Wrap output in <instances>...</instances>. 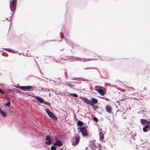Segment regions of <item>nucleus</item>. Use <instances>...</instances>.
Instances as JSON below:
<instances>
[{"mask_svg":"<svg viewBox=\"0 0 150 150\" xmlns=\"http://www.w3.org/2000/svg\"><path fill=\"white\" fill-rule=\"evenodd\" d=\"M78 128L79 130V132L80 131L82 134L83 137L89 138L91 137V134L89 133L88 131L87 130L86 127L84 126L78 127Z\"/></svg>","mask_w":150,"mask_h":150,"instance_id":"obj_1","label":"nucleus"},{"mask_svg":"<svg viewBox=\"0 0 150 150\" xmlns=\"http://www.w3.org/2000/svg\"><path fill=\"white\" fill-rule=\"evenodd\" d=\"M16 1L17 0H12V2L11 1H10V7L11 11L13 12V13L12 16L13 15L14 13L15 12L16 6ZM12 16H11V18Z\"/></svg>","mask_w":150,"mask_h":150,"instance_id":"obj_2","label":"nucleus"},{"mask_svg":"<svg viewBox=\"0 0 150 150\" xmlns=\"http://www.w3.org/2000/svg\"><path fill=\"white\" fill-rule=\"evenodd\" d=\"M80 139V137L79 134L72 138L71 142L72 145L74 146H76L79 142Z\"/></svg>","mask_w":150,"mask_h":150,"instance_id":"obj_3","label":"nucleus"},{"mask_svg":"<svg viewBox=\"0 0 150 150\" xmlns=\"http://www.w3.org/2000/svg\"><path fill=\"white\" fill-rule=\"evenodd\" d=\"M80 98L81 99L83 100L84 102L86 103V104H89L93 107L94 106V105L93 104V103L92 102L91 100H90L87 98L85 97H80Z\"/></svg>","mask_w":150,"mask_h":150,"instance_id":"obj_4","label":"nucleus"},{"mask_svg":"<svg viewBox=\"0 0 150 150\" xmlns=\"http://www.w3.org/2000/svg\"><path fill=\"white\" fill-rule=\"evenodd\" d=\"M33 87L30 86H21L19 87V88L21 90L23 91H32V90H30L32 89Z\"/></svg>","mask_w":150,"mask_h":150,"instance_id":"obj_5","label":"nucleus"},{"mask_svg":"<svg viewBox=\"0 0 150 150\" xmlns=\"http://www.w3.org/2000/svg\"><path fill=\"white\" fill-rule=\"evenodd\" d=\"M45 111L50 117L55 120H57V117L54 115L49 110L47 109L46 110H45Z\"/></svg>","mask_w":150,"mask_h":150,"instance_id":"obj_6","label":"nucleus"},{"mask_svg":"<svg viewBox=\"0 0 150 150\" xmlns=\"http://www.w3.org/2000/svg\"><path fill=\"white\" fill-rule=\"evenodd\" d=\"M45 140L47 141H48V142H46L45 144L48 145H50L52 143L51 139L50 137V136L49 135H47L46 136Z\"/></svg>","mask_w":150,"mask_h":150,"instance_id":"obj_7","label":"nucleus"},{"mask_svg":"<svg viewBox=\"0 0 150 150\" xmlns=\"http://www.w3.org/2000/svg\"><path fill=\"white\" fill-rule=\"evenodd\" d=\"M63 143L62 142L60 141L57 140L55 141V142L53 144L54 146H61L62 145Z\"/></svg>","mask_w":150,"mask_h":150,"instance_id":"obj_8","label":"nucleus"},{"mask_svg":"<svg viewBox=\"0 0 150 150\" xmlns=\"http://www.w3.org/2000/svg\"><path fill=\"white\" fill-rule=\"evenodd\" d=\"M143 130L144 132H147L150 130V126L149 125H145L143 128Z\"/></svg>","mask_w":150,"mask_h":150,"instance_id":"obj_9","label":"nucleus"},{"mask_svg":"<svg viewBox=\"0 0 150 150\" xmlns=\"http://www.w3.org/2000/svg\"><path fill=\"white\" fill-rule=\"evenodd\" d=\"M34 97H35L37 100L41 103H43L45 102L44 99H43L42 98L37 96H34Z\"/></svg>","mask_w":150,"mask_h":150,"instance_id":"obj_10","label":"nucleus"},{"mask_svg":"<svg viewBox=\"0 0 150 150\" xmlns=\"http://www.w3.org/2000/svg\"><path fill=\"white\" fill-rule=\"evenodd\" d=\"M99 140L100 141H102L104 138V134L101 132H100L99 133Z\"/></svg>","mask_w":150,"mask_h":150,"instance_id":"obj_11","label":"nucleus"},{"mask_svg":"<svg viewBox=\"0 0 150 150\" xmlns=\"http://www.w3.org/2000/svg\"><path fill=\"white\" fill-rule=\"evenodd\" d=\"M106 110L107 112L109 113H110L111 112V107L108 105H106Z\"/></svg>","mask_w":150,"mask_h":150,"instance_id":"obj_12","label":"nucleus"},{"mask_svg":"<svg viewBox=\"0 0 150 150\" xmlns=\"http://www.w3.org/2000/svg\"><path fill=\"white\" fill-rule=\"evenodd\" d=\"M90 143H91V144H90V145L91 148H97L98 147L96 146L95 144L93 142H92L91 141H90Z\"/></svg>","mask_w":150,"mask_h":150,"instance_id":"obj_13","label":"nucleus"},{"mask_svg":"<svg viewBox=\"0 0 150 150\" xmlns=\"http://www.w3.org/2000/svg\"><path fill=\"white\" fill-rule=\"evenodd\" d=\"M92 101V102L93 103V104H96L98 103V100L97 99L94 98H91V101Z\"/></svg>","mask_w":150,"mask_h":150,"instance_id":"obj_14","label":"nucleus"},{"mask_svg":"<svg viewBox=\"0 0 150 150\" xmlns=\"http://www.w3.org/2000/svg\"><path fill=\"white\" fill-rule=\"evenodd\" d=\"M98 92L102 95H104L105 92L103 90L101 89H98L97 90Z\"/></svg>","mask_w":150,"mask_h":150,"instance_id":"obj_15","label":"nucleus"},{"mask_svg":"<svg viewBox=\"0 0 150 150\" xmlns=\"http://www.w3.org/2000/svg\"><path fill=\"white\" fill-rule=\"evenodd\" d=\"M3 50H6L7 51H8L9 52L12 53H15V52L14 50L10 49L9 48H3Z\"/></svg>","mask_w":150,"mask_h":150,"instance_id":"obj_16","label":"nucleus"},{"mask_svg":"<svg viewBox=\"0 0 150 150\" xmlns=\"http://www.w3.org/2000/svg\"><path fill=\"white\" fill-rule=\"evenodd\" d=\"M146 120L144 119H141L140 122L141 124L144 125L146 124Z\"/></svg>","mask_w":150,"mask_h":150,"instance_id":"obj_17","label":"nucleus"},{"mask_svg":"<svg viewBox=\"0 0 150 150\" xmlns=\"http://www.w3.org/2000/svg\"><path fill=\"white\" fill-rule=\"evenodd\" d=\"M76 59L78 61H82L84 62H86V58L83 59L79 57H76Z\"/></svg>","mask_w":150,"mask_h":150,"instance_id":"obj_18","label":"nucleus"},{"mask_svg":"<svg viewBox=\"0 0 150 150\" xmlns=\"http://www.w3.org/2000/svg\"><path fill=\"white\" fill-rule=\"evenodd\" d=\"M0 114L3 116L4 117H6V113L4 112L3 110H2L0 112Z\"/></svg>","mask_w":150,"mask_h":150,"instance_id":"obj_19","label":"nucleus"},{"mask_svg":"<svg viewBox=\"0 0 150 150\" xmlns=\"http://www.w3.org/2000/svg\"><path fill=\"white\" fill-rule=\"evenodd\" d=\"M77 124L79 126H82L83 125V123L82 121L80 120H79L77 122Z\"/></svg>","mask_w":150,"mask_h":150,"instance_id":"obj_20","label":"nucleus"},{"mask_svg":"<svg viewBox=\"0 0 150 150\" xmlns=\"http://www.w3.org/2000/svg\"><path fill=\"white\" fill-rule=\"evenodd\" d=\"M11 104V102L10 101H8L5 103V105L7 107H9Z\"/></svg>","mask_w":150,"mask_h":150,"instance_id":"obj_21","label":"nucleus"},{"mask_svg":"<svg viewBox=\"0 0 150 150\" xmlns=\"http://www.w3.org/2000/svg\"><path fill=\"white\" fill-rule=\"evenodd\" d=\"M70 95L71 96H73L74 97H78V95L76 94V93H71Z\"/></svg>","mask_w":150,"mask_h":150,"instance_id":"obj_22","label":"nucleus"},{"mask_svg":"<svg viewBox=\"0 0 150 150\" xmlns=\"http://www.w3.org/2000/svg\"><path fill=\"white\" fill-rule=\"evenodd\" d=\"M55 146H54V145L52 146L51 147V150H56V147Z\"/></svg>","mask_w":150,"mask_h":150,"instance_id":"obj_23","label":"nucleus"},{"mask_svg":"<svg viewBox=\"0 0 150 150\" xmlns=\"http://www.w3.org/2000/svg\"><path fill=\"white\" fill-rule=\"evenodd\" d=\"M85 69H98L97 67L96 68H91V67H88L84 68Z\"/></svg>","mask_w":150,"mask_h":150,"instance_id":"obj_24","label":"nucleus"},{"mask_svg":"<svg viewBox=\"0 0 150 150\" xmlns=\"http://www.w3.org/2000/svg\"><path fill=\"white\" fill-rule=\"evenodd\" d=\"M44 103L45 104H46L47 105H48L49 106H50V103L49 102L45 101V102Z\"/></svg>","mask_w":150,"mask_h":150,"instance_id":"obj_25","label":"nucleus"},{"mask_svg":"<svg viewBox=\"0 0 150 150\" xmlns=\"http://www.w3.org/2000/svg\"><path fill=\"white\" fill-rule=\"evenodd\" d=\"M93 119L96 122H97L98 121L97 118L96 117H94Z\"/></svg>","mask_w":150,"mask_h":150,"instance_id":"obj_26","label":"nucleus"},{"mask_svg":"<svg viewBox=\"0 0 150 150\" xmlns=\"http://www.w3.org/2000/svg\"><path fill=\"white\" fill-rule=\"evenodd\" d=\"M100 98L102 99H105L107 101H109L110 100L109 99H108L107 98L104 97H100Z\"/></svg>","mask_w":150,"mask_h":150,"instance_id":"obj_27","label":"nucleus"},{"mask_svg":"<svg viewBox=\"0 0 150 150\" xmlns=\"http://www.w3.org/2000/svg\"><path fill=\"white\" fill-rule=\"evenodd\" d=\"M146 124L149 125H150V121H148L146 120Z\"/></svg>","mask_w":150,"mask_h":150,"instance_id":"obj_28","label":"nucleus"},{"mask_svg":"<svg viewBox=\"0 0 150 150\" xmlns=\"http://www.w3.org/2000/svg\"><path fill=\"white\" fill-rule=\"evenodd\" d=\"M0 92L3 94H4L5 93V92L2 90L1 88H0Z\"/></svg>","mask_w":150,"mask_h":150,"instance_id":"obj_29","label":"nucleus"},{"mask_svg":"<svg viewBox=\"0 0 150 150\" xmlns=\"http://www.w3.org/2000/svg\"><path fill=\"white\" fill-rule=\"evenodd\" d=\"M67 85L69 87H71L73 86H72L71 84H67Z\"/></svg>","mask_w":150,"mask_h":150,"instance_id":"obj_30","label":"nucleus"},{"mask_svg":"<svg viewBox=\"0 0 150 150\" xmlns=\"http://www.w3.org/2000/svg\"><path fill=\"white\" fill-rule=\"evenodd\" d=\"M125 98H122V99H120V100L121 101H124L125 100Z\"/></svg>","mask_w":150,"mask_h":150,"instance_id":"obj_31","label":"nucleus"},{"mask_svg":"<svg viewBox=\"0 0 150 150\" xmlns=\"http://www.w3.org/2000/svg\"><path fill=\"white\" fill-rule=\"evenodd\" d=\"M44 88H41V89L42 91H45L46 89L45 88L44 90Z\"/></svg>","mask_w":150,"mask_h":150,"instance_id":"obj_32","label":"nucleus"},{"mask_svg":"<svg viewBox=\"0 0 150 150\" xmlns=\"http://www.w3.org/2000/svg\"><path fill=\"white\" fill-rule=\"evenodd\" d=\"M101 145L100 144L99 145V150H102L101 149Z\"/></svg>","mask_w":150,"mask_h":150,"instance_id":"obj_33","label":"nucleus"},{"mask_svg":"<svg viewBox=\"0 0 150 150\" xmlns=\"http://www.w3.org/2000/svg\"><path fill=\"white\" fill-rule=\"evenodd\" d=\"M120 100H117L116 101V102L117 103H118V104L119 105H120Z\"/></svg>","mask_w":150,"mask_h":150,"instance_id":"obj_34","label":"nucleus"},{"mask_svg":"<svg viewBox=\"0 0 150 150\" xmlns=\"http://www.w3.org/2000/svg\"><path fill=\"white\" fill-rule=\"evenodd\" d=\"M54 61L55 62H59L57 61L56 59L55 58L54 59Z\"/></svg>","mask_w":150,"mask_h":150,"instance_id":"obj_35","label":"nucleus"},{"mask_svg":"<svg viewBox=\"0 0 150 150\" xmlns=\"http://www.w3.org/2000/svg\"><path fill=\"white\" fill-rule=\"evenodd\" d=\"M97 148H91V150H96Z\"/></svg>","mask_w":150,"mask_h":150,"instance_id":"obj_36","label":"nucleus"},{"mask_svg":"<svg viewBox=\"0 0 150 150\" xmlns=\"http://www.w3.org/2000/svg\"><path fill=\"white\" fill-rule=\"evenodd\" d=\"M72 79H74V80H76L77 79V78H72Z\"/></svg>","mask_w":150,"mask_h":150,"instance_id":"obj_37","label":"nucleus"},{"mask_svg":"<svg viewBox=\"0 0 150 150\" xmlns=\"http://www.w3.org/2000/svg\"><path fill=\"white\" fill-rule=\"evenodd\" d=\"M94 60V59H88V61L89 60ZM95 60H96V59H95Z\"/></svg>","mask_w":150,"mask_h":150,"instance_id":"obj_38","label":"nucleus"},{"mask_svg":"<svg viewBox=\"0 0 150 150\" xmlns=\"http://www.w3.org/2000/svg\"><path fill=\"white\" fill-rule=\"evenodd\" d=\"M97 107H98V106H97V105H96V106L95 109H96Z\"/></svg>","mask_w":150,"mask_h":150,"instance_id":"obj_39","label":"nucleus"},{"mask_svg":"<svg viewBox=\"0 0 150 150\" xmlns=\"http://www.w3.org/2000/svg\"><path fill=\"white\" fill-rule=\"evenodd\" d=\"M63 148H61L60 150H63Z\"/></svg>","mask_w":150,"mask_h":150,"instance_id":"obj_40","label":"nucleus"},{"mask_svg":"<svg viewBox=\"0 0 150 150\" xmlns=\"http://www.w3.org/2000/svg\"><path fill=\"white\" fill-rule=\"evenodd\" d=\"M2 110L1 109V108H0V112Z\"/></svg>","mask_w":150,"mask_h":150,"instance_id":"obj_41","label":"nucleus"},{"mask_svg":"<svg viewBox=\"0 0 150 150\" xmlns=\"http://www.w3.org/2000/svg\"><path fill=\"white\" fill-rule=\"evenodd\" d=\"M65 76H66V78H67V74H66Z\"/></svg>","mask_w":150,"mask_h":150,"instance_id":"obj_42","label":"nucleus"},{"mask_svg":"<svg viewBox=\"0 0 150 150\" xmlns=\"http://www.w3.org/2000/svg\"><path fill=\"white\" fill-rule=\"evenodd\" d=\"M66 43H68V41H67V42H66Z\"/></svg>","mask_w":150,"mask_h":150,"instance_id":"obj_43","label":"nucleus"},{"mask_svg":"<svg viewBox=\"0 0 150 150\" xmlns=\"http://www.w3.org/2000/svg\"><path fill=\"white\" fill-rule=\"evenodd\" d=\"M61 38H62V39L63 38V37L61 36Z\"/></svg>","mask_w":150,"mask_h":150,"instance_id":"obj_44","label":"nucleus"},{"mask_svg":"<svg viewBox=\"0 0 150 150\" xmlns=\"http://www.w3.org/2000/svg\"><path fill=\"white\" fill-rule=\"evenodd\" d=\"M131 88L132 89H134V88Z\"/></svg>","mask_w":150,"mask_h":150,"instance_id":"obj_45","label":"nucleus"},{"mask_svg":"<svg viewBox=\"0 0 150 150\" xmlns=\"http://www.w3.org/2000/svg\"><path fill=\"white\" fill-rule=\"evenodd\" d=\"M6 19H7V20H8V18H6Z\"/></svg>","mask_w":150,"mask_h":150,"instance_id":"obj_46","label":"nucleus"},{"mask_svg":"<svg viewBox=\"0 0 150 150\" xmlns=\"http://www.w3.org/2000/svg\"><path fill=\"white\" fill-rule=\"evenodd\" d=\"M57 139V137H56V138H55V139Z\"/></svg>","mask_w":150,"mask_h":150,"instance_id":"obj_47","label":"nucleus"},{"mask_svg":"<svg viewBox=\"0 0 150 150\" xmlns=\"http://www.w3.org/2000/svg\"><path fill=\"white\" fill-rule=\"evenodd\" d=\"M88 149V148H87V147H86V149Z\"/></svg>","mask_w":150,"mask_h":150,"instance_id":"obj_48","label":"nucleus"},{"mask_svg":"<svg viewBox=\"0 0 150 150\" xmlns=\"http://www.w3.org/2000/svg\"><path fill=\"white\" fill-rule=\"evenodd\" d=\"M18 91H19V90H17Z\"/></svg>","mask_w":150,"mask_h":150,"instance_id":"obj_49","label":"nucleus"},{"mask_svg":"<svg viewBox=\"0 0 150 150\" xmlns=\"http://www.w3.org/2000/svg\"><path fill=\"white\" fill-rule=\"evenodd\" d=\"M71 44L72 45H73V44H72V43H71Z\"/></svg>","mask_w":150,"mask_h":150,"instance_id":"obj_50","label":"nucleus"},{"mask_svg":"<svg viewBox=\"0 0 150 150\" xmlns=\"http://www.w3.org/2000/svg\"><path fill=\"white\" fill-rule=\"evenodd\" d=\"M62 50H61V51H62Z\"/></svg>","mask_w":150,"mask_h":150,"instance_id":"obj_51","label":"nucleus"},{"mask_svg":"<svg viewBox=\"0 0 150 150\" xmlns=\"http://www.w3.org/2000/svg\"><path fill=\"white\" fill-rule=\"evenodd\" d=\"M62 50H61V51H62Z\"/></svg>","mask_w":150,"mask_h":150,"instance_id":"obj_52","label":"nucleus"},{"mask_svg":"<svg viewBox=\"0 0 150 150\" xmlns=\"http://www.w3.org/2000/svg\"><path fill=\"white\" fill-rule=\"evenodd\" d=\"M36 58H38V57H36Z\"/></svg>","mask_w":150,"mask_h":150,"instance_id":"obj_53","label":"nucleus"},{"mask_svg":"<svg viewBox=\"0 0 150 150\" xmlns=\"http://www.w3.org/2000/svg\"><path fill=\"white\" fill-rule=\"evenodd\" d=\"M53 40H50V41H53Z\"/></svg>","mask_w":150,"mask_h":150,"instance_id":"obj_54","label":"nucleus"},{"mask_svg":"<svg viewBox=\"0 0 150 150\" xmlns=\"http://www.w3.org/2000/svg\"><path fill=\"white\" fill-rule=\"evenodd\" d=\"M64 48H63V49H62V50H64Z\"/></svg>","mask_w":150,"mask_h":150,"instance_id":"obj_55","label":"nucleus"},{"mask_svg":"<svg viewBox=\"0 0 150 150\" xmlns=\"http://www.w3.org/2000/svg\"><path fill=\"white\" fill-rule=\"evenodd\" d=\"M64 48H63V49H62V50H64Z\"/></svg>","mask_w":150,"mask_h":150,"instance_id":"obj_56","label":"nucleus"}]
</instances>
